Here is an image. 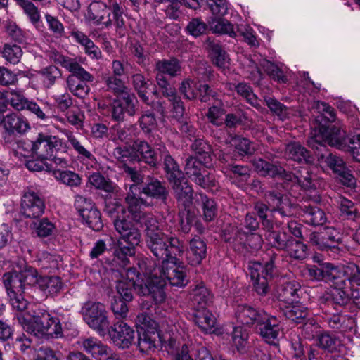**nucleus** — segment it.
<instances>
[{"instance_id": "1", "label": "nucleus", "mask_w": 360, "mask_h": 360, "mask_svg": "<svg viewBox=\"0 0 360 360\" xmlns=\"http://www.w3.org/2000/svg\"><path fill=\"white\" fill-rule=\"evenodd\" d=\"M176 261H168L161 264L158 271L160 276H154L151 281L154 282L153 290H149L148 287L142 288L143 293H152L154 300L157 303H162L165 300L164 286L168 282L172 286L183 288L188 283L186 268L179 257H176Z\"/></svg>"}, {"instance_id": "2", "label": "nucleus", "mask_w": 360, "mask_h": 360, "mask_svg": "<svg viewBox=\"0 0 360 360\" xmlns=\"http://www.w3.org/2000/svg\"><path fill=\"white\" fill-rule=\"evenodd\" d=\"M122 14L120 0H108V4L94 1L88 6L86 18L96 25L108 27L114 24L117 27L122 28L124 25Z\"/></svg>"}, {"instance_id": "3", "label": "nucleus", "mask_w": 360, "mask_h": 360, "mask_svg": "<svg viewBox=\"0 0 360 360\" xmlns=\"http://www.w3.org/2000/svg\"><path fill=\"white\" fill-rule=\"evenodd\" d=\"M278 255L269 250L262 262H252L249 266L250 275L253 281L254 290L259 295H266L270 289L269 281L276 274V263Z\"/></svg>"}, {"instance_id": "4", "label": "nucleus", "mask_w": 360, "mask_h": 360, "mask_svg": "<svg viewBox=\"0 0 360 360\" xmlns=\"http://www.w3.org/2000/svg\"><path fill=\"white\" fill-rule=\"evenodd\" d=\"M146 245L152 254L162 261V264L168 261H176V257L182 256L185 250L183 241L163 232L147 238Z\"/></svg>"}, {"instance_id": "5", "label": "nucleus", "mask_w": 360, "mask_h": 360, "mask_svg": "<svg viewBox=\"0 0 360 360\" xmlns=\"http://www.w3.org/2000/svg\"><path fill=\"white\" fill-rule=\"evenodd\" d=\"M164 158V167L168 180L172 185L175 197L178 201L188 204L192 199V187L188 184L177 163L169 154L165 146L159 148Z\"/></svg>"}, {"instance_id": "6", "label": "nucleus", "mask_w": 360, "mask_h": 360, "mask_svg": "<svg viewBox=\"0 0 360 360\" xmlns=\"http://www.w3.org/2000/svg\"><path fill=\"white\" fill-rule=\"evenodd\" d=\"M325 143L342 150L347 149L346 131L340 121L328 126L320 125L308 140V145L317 149L316 144L322 146Z\"/></svg>"}, {"instance_id": "7", "label": "nucleus", "mask_w": 360, "mask_h": 360, "mask_svg": "<svg viewBox=\"0 0 360 360\" xmlns=\"http://www.w3.org/2000/svg\"><path fill=\"white\" fill-rule=\"evenodd\" d=\"M112 217H114L113 224L120 238L117 240L126 243V246L135 249L141 242V234L134 224L124 216L125 210L121 205H117L114 212L110 211Z\"/></svg>"}, {"instance_id": "8", "label": "nucleus", "mask_w": 360, "mask_h": 360, "mask_svg": "<svg viewBox=\"0 0 360 360\" xmlns=\"http://www.w3.org/2000/svg\"><path fill=\"white\" fill-rule=\"evenodd\" d=\"M37 281V271L30 266H25L23 269L7 272L3 276V282L7 294L10 291L25 292L27 286L34 285Z\"/></svg>"}, {"instance_id": "9", "label": "nucleus", "mask_w": 360, "mask_h": 360, "mask_svg": "<svg viewBox=\"0 0 360 360\" xmlns=\"http://www.w3.org/2000/svg\"><path fill=\"white\" fill-rule=\"evenodd\" d=\"M85 322L100 335H104L109 328L108 311L105 305L101 302L88 301L82 308Z\"/></svg>"}, {"instance_id": "10", "label": "nucleus", "mask_w": 360, "mask_h": 360, "mask_svg": "<svg viewBox=\"0 0 360 360\" xmlns=\"http://www.w3.org/2000/svg\"><path fill=\"white\" fill-rule=\"evenodd\" d=\"M24 328L34 335H45L51 338L61 337L63 329L58 318L52 316L49 313H42L41 316L33 317L32 321L25 323Z\"/></svg>"}, {"instance_id": "11", "label": "nucleus", "mask_w": 360, "mask_h": 360, "mask_svg": "<svg viewBox=\"0 0 360 360\" xmlns=\"http://www.w3.org/2000/svg\"><path fill=\"white\" fill-rule=\"evenodd\" d=\"M31 145L32 153L39 159H51L53 157V153L67 149L66 144L62 139L44 134H39Z\"/></svg>"}, {"instance_id": "12", "label": "nucleus", "mask_w": 360, "mask_h": 360, "mask_svg": "<svg viewBox=\"0 0 360 360\" xmlns=\"http://www.w3.org/2000/svg\"><path fill=\"white\" fill-rule=\"evenodd\" d=\"M44 201L37 192L31 188L25 191L21 199L20 212L25 217L39 218L44 212Z\"/></svg>"}, {"instance_id": "13", "label": "nucleus", "mask_w": 360, "mask_h": 360, "mask_svg": "<svg viewBox=\"0 0 360 360\" xmlns=\"http://www.w3.org/2000/svg\"><path fill=\"white\" fill-rule=\"evenodd\" d=\"M50 58L54 63L60 64L63 68L69 71L76 79L82 81L92 82L94 77L87 72L77 61L76 58L63 56L58 51H52Z\"/></svg>"}, {"instance_id": "14", "label": "nucleus", "mask_w": 360, "mask_h": 360, "mask_svg": "<svg viewBox=\"0 0 360 360\" xmlns=\"http://www.w3.org/2000/svg\"><path fill=\"white\" fill-rule=\"evenodd\" d=\"M156 82L163 96L168 98L172 105V116L179 120L184 112V106L181 98L177 96L176 89L167 80L162 74H157Z\"/></svg>"}, {"instance_id": "15", "label": "nucleus", "mask_w": 360, "mask_h": 360, "mask_svg": "<svg viewBox=\"0 0 360 360\" xmlns=\"http://www.w3.org/2000/svg\"><path fill=\"white\" fill-rule=\"evenodd\" d=\"M137 100L135 95L129 91L117 96L111 106V113L113 120L122 121L124 115L133 116L136 113V103Z\"/></svg>"}, {"instance_id": "16", "label": "nucleus", "mask_w": 360, "mask_h": 360, "mask_svg": "<svg viewBox=\"0 0 360 360\" xmlns=\"http://www.w3.org/2000/svg\"><path fill=\"white\" fill-rule=\"evenodd\" d=\"M113 343L120 348H129L134 341L135 332L123 321H118L107 330Z\"/></svg>"}, {"instance_id": "17", "label": "nucleus", "mask_w": 360, "mask_h": 360, "mask_svg": "<svg viewBox=\"0 0 360 360\" xmlns=\"http://www.w3.org/2000/svg\"><path fill=\"white\" fill-rule=\"evenodd\" d=\"M133 143L134 162H143L152 167L159 165L160 161L159 155L147 141L136 139Z\"/></svg>"}, {"instance_id": "18", "label": "nucleus", "mask_w": 360, "mask_h": 360, "mask_svg": "<svg viewBox=\"0 0 360 360\" xmlns=\"http://www.w3.org/2000/svg\"><path fill=\"white\" fill-rule=\"evenodd\" d=\"M235 317L238 323L246 326H257L261 319H265V311L247 304H241L235 309Z\"/></svg>"}, {"instance_id": "19", "label": "nucleus", "mask_w": 360, "mask_h": 360, "mask_svg": "<svg viewBox=\"0 0 360 360\" xmlns=\"http://www.w3.org/2000/svg\"><path fill=\"white\" fill-rule=\"evenodd\" d=\"M257 327L260 335L268 343L273 344L278 339L281 331L280 321L274 316L265 312V319H261Z\"/></svg>"}, {"instance_id": "20", "label": "nucleus", "mask_w": 360, "mask_h": 360, "mask_svg": "<svg viewBox=\"0 0 360 360\" xmlns=\"http://www.w3.org/2000/svg\"><path fill=\"white\" fill-rule=\"evenodd\" d=\"M192 319L200 330L205 333H214L217 329V319L207 308L193 309Z\"/></svg>"}, {"instance_id": "21", "label": "nucleus", "mask_w": 360, "mask_h": 360, "mask_svg": "<svg viewBox=\"0 0 360 360\" xmlns=\"http://www.w3.org/2000/svg\"><path fill=\"white\" fill-rule=\"evenodd\" d=\"M4 129L9 134H22L30 129V125L24 116L16 112L8 113L3 117L2 122Z\"/></svg>"}, {"instance_id": "22", "label": "nucleus", "mask_w": 360, "mask_h": 360, "mask_svg": "<svg viewBox=\"0 0 360 360\" xmlns=\"http://www.w3.org/2000/svg\"><path fill=\"white\" fill-rule=\"evenodd\" d=\"M213 295L203 283L193 286L190 292L193 310L207 308L212 302Z\"/></svg>"}, {"instance_id": "23", "label": "nucleus", "mask_w": 360, "mask_h": 360, "mask_svg": "<svg viewBox=\"0 0 360 360\" xmlns=\"http://www.w3.org/2000/svg\"><path fill=\"white\" fill-rule=\"evenodd\" d=\"M223 238L236 251L243 252L246 248L247 233L242 228L229 224L223 230Z\"/></svg>"}, {"instance_id": "24", "label": "nucleus", "mask_w": 360, "mask_h": 360, "mask_svg": "<svg viewBox=\"0 0 360 360\" xmlns=\"http://www.w3.org/2000/svg\"><path fill=\"white\" fill-rule=\"evenodd\" d=\"M137 191H139V188L136 185H131L125 197V202L127 205L128 210L135 221L140 220V217L145 213L142 209L147 206L145 200L136 197Z\"/></svg>"}, {"instance_id": "25", "label": "nucleus", "mask_w": 360, "mask_h": 360, "mask_svg": "<svg viewBox=\"0 0 360 360\" xmlns=\"http://www.w3.org/2000/svg\"><path fill=\"white\" fill-rule=\"evenodd\" d=\"M62 133L66 136L68 142L77 153L79 158L91 162L96 161L94 155L86 148V141L82 139L81 136H77L68 129H63Z\"/></svg>"}, {"instance_id": "26", "label": "nucleus", "mask_w": 360, "mask_h": 360, "mask_svg": "<svg viewBox=\"0 0 360 360\" xmlns=\"http://www.w3.org/2000/svg\"><path fill=\"white\" fill-rule=\"evenodd\" d=\"M207 255L205 242L198 236L194 237L189 243L187 260L193 266L200 264Z\"/></svg>"}, {"instance_id": "27", "label": "nucleus", "mask_w": 360, "mask_h": 360, "mask_svg": "<svg viewBox=\"0 0 360 360\" xmlns=\"http://www.w3.org/2000/svg\"><path fill=\"white\" fill-rule=\"evenodd\" d=\"M326 283H330L335 289L349 288L346 266H338L330 264Z\"/></svg>"}, {"instance_id": "28", "label": "nucleus", "mask_w": 360, "mask_h": 360, "mask_svg": "<svg viewBox=\"0 0 360 360\" xmlns=\"http://www.w3.org/2000/svg\"><path fill=\"white\" fill-rule=\"evenodd\" d=\"M300 210L304 221L309 224L322 226L327 221L326 213L317 206L302 205L300 206Z\"/></svg>"}, {"instance_id": "29", "label": "nucleus", "mask_w": 360, "mask_h": 360, "mask_svg": "<svg viewBox=\"0 0 360 360\" xmlns=\"http://www.w3.org/2000/svg\"><path fill=\"white\" fill-rule=\"evenodd\" d=\"M77 344L81 349L97 360L107 351L108 347L103 344L101 341L94 337L81 338L77 341Z\"/></svg>"}, {"instance_id": "30", "label": "nucleus", "mask_w": 360, "mask_h": 360, "mask_svg": "<svg viewBox=\"0 0 360 360\" xmlns=\"http://www.w3.org/2000/svg\"><path fill=\"white\" fill-rule=\"evenodd\" d=\"M300 290V285L297 281L295 280L285 281L278 288V298L290 304L297 300Z\"/></svg>"}, {"instance_id": "31", "label": "nucleus", "mask_w": 360, "mask_h": 360, "mask_svg": "<svg viewBox=\"0 0 360 360\" xmlns=\"http://www.w3.org/2000/svg\"><path fill=\"white\" fill-rule=\"evenodd\" d=\"M37 284L41 290L49 295L53 296L58 294L63 288V283L60 277L53 276H38Z\"/></svg>"}, {"instance_id": "32", "label": "nucleus", "mask_w": 360, "mask_h": 360, "mask_svg": "<svg viewBox=\"0 0 360 360\" xmlns=\"http://www.w3.org/2000/svg\"><path fill=\"white\" fill-rule=\"evenodd\" d=\"M285 155L287 158L300 163H309V152L298 142H291L286 146Z\"/></svg>"}, {"instance_id": "33", "label": "nucleus", "mask_w": 360, "mask_h": 360, "mask_svg": "<svg viewBox=\"0 0 360 360\" xmlns=\"http://www.w3.org/2000/svg\"><path fill=\"white\" fill-rule=\"evenodd\" d=\"M207 44L213 63L221 70L227 68L229 64V59L220 44L211 40L210 38L207 40Z\"/></svg>"}, {"instance_id": "34", "label": "nucleus", "mask_w": 360, "mask_h": 360, "mask_svg": "<svg viewBox=\"0 0 360 360\" xmlns=\"http://www.w3.org/2000/svg\"><path fill=\"white\" fill-rule=\"evenodd\" d=\"M124 271L122 272V274H124V276L128 280L127 283H134V285L138 286L137 289L139 295H146L148 294L142 292V288H143V287H148L149 290H153L152 288H153L154 282H152L151 281L153 279V277L145 281L143 283L144 278H141V273L139 272L136 268L129 267L125 269Z\"/></svg>"}, {"instance_id": "35", "label": "nucleus", "mask_w": 360, "mask_h": 360, "mask_svg": "<svg viewBox=\"0 0 360 360\" xmlns=\"http://www.w3.org/2000/svg\"><path fill=\"white\" fill-rule=\"evenodd\" d=\"M283 314L288 319L296 323H304L306 320L309 319V309L301 304H290L283 309Z\"/></svg>"}, {"instance_id": "36", "label": "nucleus", "mask_w": 360, "mask_h": 360, "mask_svg": "<svg viewBox=\"0 0 360 360\" xmlns=\"http://www.w3.org/2000/svg\"><path fill=\"white\" fill-rule=\"evenodd\" d=\"M265 239L271 247L279 250H285L291 239V236L285 231H276L272 229H266Z\"/></svg>"}, {"instance_id": "37", "label": "nucleus", "mask_w": 360, "mask_h": 360, "mask_svg": "<svg viewBox=\"0 0 360 360\" xmlns=\"http://www.w3.org/2000/svg\"><path fill=\"white\" fill-rule=\"evenodd\" d=\"M142 192L148 196L165 202L168 191L165 185L158 179H152L143 188Z\"/></svg>"}, {"instance_id": "38", "label": "nucleus", "mask_w": 360, "mask_h": 360, "mask_svg": "<svg viewBox=\"0 0 360 360\" xmlns=\"http://www.w3.org/2000/svg\"><path fill=\"white\" fill-rule=\"evenodd\" d=\"M139 333L138 347L141 352L153 351L156 347V341L159 338L158 330H143Z\"/></svg>"}, {"instance_id": "39", "label": "nucleus", "mask_w": 360, "mask_h": 360, "mask_svg": "<svg viewBox=\"0 0 360 360\" xmlns=\"http://www.w3.org/2000/svg\"><path fill=\"white\" fill-rule=\"evenodd\" d=\"M319 346L330 353L340 350L342 347L341 340L328 331H324L318 335Z\"/></svg>"}, {"instance_id": "40", "label": "nucleus", "mask_w": 360, "mask_h": 360, "mask_svg": "<svg viewBox=\"0 0 360 360\" xmlns=\"http://www.w3.org/2000/svg\"><path fill=\"white\" fill-rule=\"evenodd\" d=\"M38 75L45 88L52 87L57 79L62 77V71L58 67L50 65L41 68Z\"/></svg>"}, {"instance_id": "41", "label": "nucleus", "mask_w": 360, "mask_h": 360, "mask_svg": "<svg viewBox=\"0 0 360 360\" xmlns=\"http://www.w3.org/2000/svg\"><path fill=\"white\" fill-rule=\"evenodd\" d=\"M256 172L262 176H270L274 177L277 175L283 176L285 172L281 167H278L261 158L256 159L253 162Z\"/></svg>"}, {"instance_id": "42", "label": "nucleus", "mask_w": 360, "mask_h": 360, "mask_svg": "<svg viewBox=\"0 0 360 360\" xmlns=\"http://www.w3.org/2000/svg\"><path fill=\"white\" fill-rule=\"evenodd\" d=\"M52 172L58 181L70 187H77L82 183L80 176L75 172L53 168Z\"/></svg>"}, {"instance_id": "43", "label": "nucleus", "mask_w": 360, "mask_h": 360, "mask_svg": "<svg viewBox=\"0 0 360 360\" xmlns=\"http://www.w3.org/2000/svg\"><path fill=\"white\" fill-rule=\"evenodd\" d=\"M208 24L210 30L215 33L228 34L231 37L236 36L233 25L224 18L214 17L208 22Z\"/></svg>"}, {"instance_id": "44", "label": "nucleus", "mask_w": 360, "mask_h": 360, "mask_svg": "<svg viewBox=\"0 0 360 360\" xmlns=\"http://www.w3.org/2000/svg\"><path fill=\"white\" fill-rule=\"evenodd\" d=\"M155 67L158 71V74H167L172 77L179 75L181 71L180 62L176 58L159 60L156 63Z\"/></svg>"}, {"instance_id": "45", "label": "nucleus", "mask_w": 360, "mask_h": 360, "mask_svg": "<svg viewBox=\"0 0 360 360\" xmlns=\"http://www.w3.org/2000/svg\"><path fill=\"white\" fill-rule=\"evenodd\" d=\"M135 249L126 246L121 240H117L113 255L114 261L125 268L129 264V257L135 255Z\"/></svg>"}, {"instance_id": "46", "label": "nucleus", "mask_w": 360, "mask_h": 360, "mask_svg": "<svg viewBox=\"0 0 360 360\" xmlns=\"http://www.w3.org/2000/svg\"><path fill=\"white\" fill-rule=\"evenodd\" d=\"M265 199L269 204L271 211H278L282 216L289 214L285 210L283 195L275 191H268L265 193Z\"/></svg>"}, {"instance_id": "47", "label": "nucleus", "mask_w": 360, "mask_h": 360, "mask_svg": "<svg viewBox=\"0 0 360 360\" xmlns=\"http://www.w3.org/2000/svg\"><path fill=\"white\" fill-rule=\"evenodd\" d=\"M191 201H193V198L191 199ZM178 202L180 205L184 207V210H181L179 213L181 230L184 233H188L189 232L195 218L194 211L189 208L192 205V202L188 204H184L179 201Z\"/></svg>"}, {"instance_id": "48", "label": "nucleus", "mask_w": 360, "mask_h": 360, "mask_svg": "<svg viewBox=\"0 0 360 360\" xmlns=\"http://www.w3.org/2000/svg\"><path fill=\"white\" fill-rule=\"evenodd\" d=\"M0 53L1 56L11 64H18L22 56V50L19 45L12 44H5L0 47Z\"/></svg>"}, {"instance_id": "49", "label": "nucleus", "mask_w": 360, "mask_h": 360, "mask_svg": "<svg viewBox=\"0 0 360 360\" xmlns=\"http://www.w3.org/2000/svg\"><path fill=\"white\" fill-rule=\"evenodd\" d=\"M341 215L348 219L356 220L360 217L357 205L352 200L340 196L338 200Z\"/></svg>"}, {"instance_id": "50", "label": "nucleus", "mask_w": 360, "mask_h": 360, "mask_svg": "<svg viewBox=\"0 0 360 360\" xmlns=\"http://www.w3.org/2000/svg\"><path fill=\"white\" fill-rule=\"evenodd\" d=\"M205 169L202 161L196 157L191 156L186 159L184 167L185 173L193 181L199 177Z\"/></svg>"}, {"instance_id": "51", "label": "nucleus", "mask_w": 360, "mask_h": 360, "mask_svg": "<svg viewBox=\"0 0 360 360\" xmlns=\"http://www.w3.org/2000/svg\"><path fill=\"white\" fill-rule=\"evenodd\" d=\"M86 81L79 80L75 76L67 77V86L68 90L75 96L83 98L88 95L90 87L86 84Z\"/></svg>"}, {"instance_id": "52", "label": "nucleus", "mask_w": 360, "mask_h": 360, "mask_svg": "<svg viewBox=\"0 0 360 360\" xmlns=\"http://www.w3.org/2000/svg\"><path fill=\"white\" fill-rule=\"evenodd\" d=\"M136 222L145 226L146 238L162 232L159 229V222L158 219L151 213L145 212L143 216L140 217V220H136Z\"/></svg>"}, {"instance_id": "53", "label": "nucleus", "mask_w": 360, "mask_h": 360, "mask_svg": "<svg viewBox=\"0 0 360 360\" xmlns=\"http://www.w3.org/2000/svg\"><path fill=\"white\" fill-rule=\"evenodd\" d=\"M249 333L246 328L242 326H236L232 333V342L237 351L240 353L245 352L248 344Z\"/></svg>"}, {"instance_id": "54", "label": "nucleus", "mask_w": 360, "mask_h": 360, "mask_svg": "<svg viewBox=\"0 0 360 360\" xmlns=\"http://www.w3.org/2000/svg\"><path fill=\"white\" fill-rule=\"evenodd\" d=\"M20 7L23 13L28 17L30 21L35 26L41 20L40 13L35 5L30 0H14Z\"/></svg>"}, {"instance_id": "55", "label": "nucleus", "mask_w": 360, "mask_h": 360, "mask_svg": "<svg viewBox=\"0 0 360 360\" xmlns=\"http://www.w3.org/2000/svg\"><path fill=\"white\" fill-rule=\"evenodd\" d=\"M132 83L141 101L149 105L150 99L147 96L149 85L145 77L141 73L134 74L132 75Z\"/></svg>"}, {"instance_id": "56", "label": "nucleus", "mask_w": 360, "mask_h": 360, "mask_svg": "<svg viewBox=\"0 0 360 360\" xmlns=\"http://www.w3.org/2000/svg\"><path fill=\"white\" fill-rule=\"evenodd\" d=\"M288 255L295 259L302 260L307 256V247L305 244L291 238L288 248L285 250Z\"/></svg>"}, {"instance_id": "57", "label": "nucleus", "mask_w": 360, "mask_h": 360, "mask_svg": "<svg viewBox=\"0 0 360 360\" xmlns=\"http://www.w3.org/2000/svg\"><path fill=\"white\" fill-rule=\"evenodd\" d=\"M152 263L149 258L143 257L138 258L137 265L139 269L138 271L141 273V276H144L146 281L151 277L160 276V271H158L160 266L153 267Z\"/></svg>"}, {"instance_id": "58", "label": "nucleus", "mask_w": 360, "mask_h": 360, "mask_svg": "<svg viewBox=\"0 0 360 360\" xmlns=\"http://www.w3.org/2000/svg\"><path fill=\"white\" fill-rule=\"evenodd\" d=\"M330 264L331 263H325L322 265L321 268H319L314 265H309L304 269V275L311 280L323 281L326 282Z\"/></svg>"}, {"instance_id": "59", "label": "nucleus", "mask_w": 360, "mask_h": 360, "mask_svg": "<svg viewBox=\"0 0 360 360\" xmlns=\"http://www.w3.org/2000/svg\"><path fill=\"white\" fill-rule=\"evenodd\" d=\"M346 274L349 288L356 292L358 288H360V266L354 263L347 264Z\"/></svg>"}, {"instance_id": "60", "label": "nucleus", "mask_w": 360, "mask_h": 360, "mask_svg": "<svg viewBox=\"0 0 360 360\" xmlns=\"http://www.w3.org/2000/svg\"><path fill=\"white\" fill-rule=\"evenodd\" d=\"M193 181L200 187L207 189L212 193L217 191L219 188V183L215 177L214 175L208 173L207 169L202 172L201 175Z\"/></svg>"}, {"instance_id": "61", "label": "nucleus", "mask_w": 360, "mask_h": 360, "mask_svg": "<svg viewBox=\"0 0 360 360\" xmlns=\"http://www.w3.org/2000/svg\"><path fill=\"white\" fill-rule=\"evenodd\" d=\"M88 226L94 231H98L103 226L99 210L94 206L82 216Z\"/></svg>"}, {"instance_id": "62", "label": "nucleus", "mask_w": 360, "mask_h": 360, "mask_svg": "<svg viewBox=\"0 0 360 360\" xmlns=\"http://www.w3.org/2000/svg\"><path fill=\"white\" fill-rule=\"evenodd\" d=\"M200 200L202 203L204 219L207 221H212L217 216V207L215 201L210 199L205 195L200 193Z\"/></svg>"}, {"instance_id": "63", "label": "nucleus", "mask_w": 360, "mask_h": 360, "mask_svg": "<svg viewBox=\"0 0 360 360\" xmlns=\"http://www.w3.org/2000/svg\"><path fill=\"white\" fill-rule=\"evenodd\" d=\"M108 90L112 91L115 96H119L129 90L124 85V82L118 77L108 76L104 79Z\"/></svg>"}, {"instance_id": "64", "label": "nucleus", "mask_w": 360, "mask_h": 360, "mask_svg": "<svg viewBox=\"0 0 360 360\" xmlns=\"http://www.w3.org/2000/svg\"><path fill=\"white\" fill-rule=\"evenodd\" d=\"M140 128L145 134H150L156 129L158 123L153 112L147 110L143 112L138 121Z\"/></svg>"}]
</instances>
